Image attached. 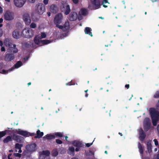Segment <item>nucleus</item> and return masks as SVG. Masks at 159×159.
<instances>
[{
	"label": "nucleus",
	"instance_id": "obj_1",
	"mask_svg": "<svg viewBox=\"0 0 159 159\" xmlns=\"http://www.w3.org/2000/svg\"><path fill=\"white\" fill-rule=\"evenodd\" d=\"M149 112L152 119L153 125L156 126L159 119V112L154 108H150Z\"/></svg>",
	"mask_w": 159,
	"mask_h": 159
},
{
	"label": "nucleus",
	"instance_id": "obj_2",
	"mask_svg": "<svg viewBox=\"0 0 159 159\" xmlns=\"http://www.w3.org/2000/svg\"><path fill=\"white\" fill-rule=\"evenodd\" d=\"M34 32L33 30L30 28L24 29L22 32V35L23 37L30 38L34 36Z\"/></svg>",
	"mask_w": 159,
	"mask_h": 159
},
{
	"label": "nucleus",
	"instance_id": "obj_3",
	"mask_svg": "<svg viewBox=\"0 0 159 159\" xmlns=\"http://www.w3.org/2000/svg\"><path fill=\"white\" fill-rule=\"evenodd\" d=\"M60 9L62 12H64L65 14L67 15L68 14L70 11L69 5L67 3L63 2L60 6Z\"/></svg>",
	"mask_w": 159,
	"mask_h": 159
},
{
	"label": "nucleus",
	"instance_id": "obj_4",
	"mask_svg": "<svg viewBox=\"0 0 159 159\" xmlns=\"http://www.w3.org/2000/svg\"><path fill=\"white\" fill-rule=\"evenodd\" d=\"M4 19L6 20H11L14 18V14L10 11H7L4 14Z\"/></svg>",
	"mask_w": 159,
	"mask_h": 159
},
{
	"label": "nucleus",
	"instance_id": "obj_5",
	"mask_svg": "<svg viewBox=\"0 0 159 159\" xmlns=\"http://www.w3.org/2000/svg\"><path fill=\"white\" fill-rule=\"evenodd\" d=\"M35 10L38 14L41 15L45 11V7L43 4L39 3L36 5Z\"/></svg>",
	"mask_w": 159,
	"mask_h": 159
},
{
	"label": "nucleus",
	"instance_id": "obj_6",
	"mask_svg": "<svg viewBox=\"0 0 159 159\" xmlns=\"http://www.w3.org/2000/svg\"><path fill=\"white\" fill-rule=\"evenodd\" d=\"M15 58V55L12 53H7L5 54L4 59L5 61L10 62L13 61Z\"/></svg>",
	"mask_w": 159,
	"mask_h": 159
},
{
	"label": "nucleus",
	"instance_id": "obj_7",
	"mask_svg": "<svg viewBox=\"0 0 159 159\" xmlns=\"http://www.w3.org/2000/svg\"><path fill=\"white\" fill-rule=\"evenodd\" d=\"M16 132L17 134L25 137H28L30 136H32L34 134V133H30L26 131L22 130L20 129L16 130Z\"/></svg>",
	"mask_w": 159,
	"mask_h": 159
},
{
	"label": "nucleus",
	"instance_id": "obj_8",
	"mask_svg": "<svg viewBox=\"0 0 159 159\" xmlns=\"http://www.w3.org/2000/svg\"><path fill=\"white\" fill-rule=\"evenodd\" d=\"M63 16L61 13H58L56 15L54 18V22L55 24L56 25V27H57V25H59L62 21Z\"/></svg>",
	"mask_w": 159,
	"mask_h": 159
},
{
	"label": "nucleus",
	"instance_id": "obj_9",
	"mask_svg": "<svg viewBox=\"0 0 159 159\" xmlns=\"http://www.w3.org/2000/svg\"><path fill=\"white\" fill-rule=\"evenodd\" d=\"M57 27L61 29L64 32H66L70 29L69 22L68 21L65 22L63 25H57Z\"/></svg>",
	"mask_w": 159,
	"mask_h": 159
},
{
	"label": "nucleus",
	"instance_id": "obj_10",
	"mask_svg": "<svg viewBox=\"0 0 159 159\" xmlns=\"http://www.w3.org/2000/svg\"><path fill=\"white\" fill-rule=\"evenodd\" d=\"M7 52L12 53L15 54L17 53L18 52V49L16 48V44H13L11 46L9 47L7 50Z\"/></svg>",
	"mask_w": 159,
	"mask_h": 159
},
{
	"label": "nucleus",
	"instance_id": "obj_11",
	"mask_svg": "<svg viewBox=\"0 0 159 159\" xmlns=\"http://www.w3.org/2000/svg\"><path fill=\"white\" fill-rule=\"evenodd\" d=\"M23 19L26 25H29L31 23V19L30 15L28 13L24 14L23 16Z\"/></svg>",
	"mask_w": 159,
	"mask_h": 159
},
{
	"label": "nucleus",
	"instance_id": "obj_12",
	"mask_svg": "<svg viewBox=\"0 0 159 159\" xmlns=\"http://www.w3.org/2000/svg\"><path fill=\"white\" fill-rule=\"evenodd\" d=\"M151 125V121L148 118H146L144 121V129L146 131H147L150 128Z\"/></svg>",
	"mask_w": 159,
	"mask_h": 159
},
{
	"label": "nucleus",
	"instance_id": "obj_13",
	"mask_svg": "<svg viewBox=\"0 0 159 159\" xmlns=\"http://www.w3.org/2000/svg\"><path fill=\"white\" fill-rule=\"evenodd\" d=\"M26 148L29 152H34L36 149V145L35 143L28 145L26 146Z\"/></svg>",
	"mask_w": 159,
	"mask_h": 159
},
{
	"label": "nucleus",
	"instance_id": "obj_14",
	"mask_svg": "<svg viewBox=\"0 0 159 159\" xmlns=\"http://www.w3.org/2000/svg\"><path fill=\"white\" fill-rule=\"evenodd\" d=\"M4 44L7 47H9L11 46L13 44V41L10 38H6L4 41Z\"/></svg>",
	"mask_w": 159,
	"mask_h": 159
},
{
	"label": "nucleus",
	"instance_id": "obj_15",
	"mask_svg": "<svg viewBox=\"0 0 159 159\" xmlns=\"http://www.w3.org/2000/svg\"><path fill=\"white\" fill-rule=\"evenodd\" d=\"M25 0H14V3L17 7H21L24 5Z\"/></svg>",
	"mask_w": 159,
	"mask_h": 159
},
{
	"label": "nucleus",
	"instance_id": "obj_16",
	"mask_svg": "<svg viewBox=\"0 0 159 159\" xmlns=\"http://www.w3.org/2000/svg\"><path fill=\"white\" fill-rule=\"evenodd\" d=\"M92 3L94 9H96L100 7L101 2L99 0H94Z\"/></svg>",
	"mask_w": 159,
	"mask_h": 159
},
{
	"label": "nucleus",
	"instance_id": "obj_17",
	"mask_svg": "<svg viewBox=\"0 0 159 159\" xmlns=\"http://www.w3.org/2000/svg\"><path fill=\"white\" fill-rule=\"evenodd\" d=\"M139 139L141 141L143 140L145 137L146 134L141 128L139 130Z\"/></svg>",
	"mask_w": 159,
	"mask_h": 159
},
{
	"label": "nucleus",
	"instance_id": "obj_18",
	"mask_svg": "<svg viewBox=\"0 0 159 159\" xmlns=\"http://www.w3.org/2000/svg\"><path fill=\"white\" fill-rule=\"evenodd\" d=\"M12 35L13 37L16 39L19 38L21 36L19 30H16L12 32Z\"/></svg>",
	"mask_w": 159,
	"mask_h": 159
},
{
	"label": "nucleus",
	"instance_id": "obj_19",
	"mask_svg": "<svg viewBox=\"0 0 159 159\" xmlns=\"http://www.w3.org/2000/svg\"><path fill=\"white\" fill-rule=\"evenodd\" d=\"M77 18V14L75 12H71L70 14L69 20L70 21H74L76 20Z\"/></svg>",
	"mask_w": 159,
	"mask_h": 159
},
{
	"label": "nucleus",
	"instance_id": "obj_20",
	"mask_svg": "<svg viewBox=\"0 0 159 159\" xmlns=\"http://www.w3.org/2000/svg\"><path fill=\"white\" fill-rule=\"evenodd\" d=\"M147 150L146 152V153H150L152 152V146L151 144V141H148L147 142Z\"/></svg>",
	"mask_w": 159,
	"mask_h": 159
},
{
	"label": "nucleus",
	"instance_id": "obj_21",
	"mask_svg": "<svg viewBox=\"0 0 159 159\" xmlns=\"http://www.w3.org/2000/svg\"><path fill=\"white\" fill-rule=\"evenodd\" d=\"M13 139L19 143H21L24 139V138L19 135H14L13 136Z\"/></svg>",
	"mask_w": 159,
	"mask_h": 159
},
{
	"label": "nucleus",
	"instance_id": "obj_22",
	"mask_svg": "<svg viewBox=\"0 0 159 159\" xmlns=\"http://www.w3.org/2000/svg\"><path fill=\"white\" fill-rule=\"evenodd\" d=\"M138 148L141 158L142 159H143V153L144 151V147L142 146L140 143H138Z\"/></svg>",
	"mask_w": 159,
	"mask_h": 159
},
{
	"label": "nucleus",
	"instance_id": "obj_23",
	"mask_svg": "<svg viewBox=\"0 0 159 159\" xmlns=\"http://www.w3.org/2000/svg\"><path fill=\"white\" fill-rule=\"evenodd\" d=\"M23 146V144H20L18 143H17L15 145V148L16 149H18V151L16 150V152H18L19 153H21L22 152L21 150V148Z\"/></svg>",
	"mask_w": 159,
	"mask_h": 159
},
{
	"label": "nucleus",
	"instance_id": "obj_24",
	"mask_svg": "<svg viewBox=\"0 0 159 159\" xmlns=\"http://www.w3.org/2000/svg\"><path fill=\"white\" fill-rule=\"evenodd\" d=\"M50 10L52 12L56 13L57 11V7L55 5H52L50 7Z\"/></svg>",
	"mask_w": 159,
	"mask_h": 159
},
{
	"label": "nucleus",
	"instance_id": "obj_25",
	"mask_svg": "<svg viewBox=\"0 0 159 159\" xmlns=\"http://www.w3.org/2000/svg\"><path fill=\"white\" fill-rule=\"evenodd\" d=\"M68 153L71 155L74 156L75 154V149L74 148L72 147H70L68 150Z\"/></svg>",
	"mask_w": 159,
	"mask_h": 159
},
{
	"label": "nucleus",
	"instance_id": "obj_26",
	"mask_svg": "<svg viewBox=\"0 0 159 159\" xmlns=\"http://www.w3.org/2000/svg\"><path fill=\"white\" fill-rule=\"evenodd\" d=\"M55 138V137L54 134H48L44 136L43 138L45 139L50 140L54 139Z\"/></svg>",
	"mask_w": 159,
	"mask_h": 159
},
{
	"label": "nucleus",
	"instance_id": "obj_27",
	"mask_svg": "<svg viewBox=\"0 0 159 159\" xmlns=\"http://www.w3.org/2000/svg\"><path fill=\"white\" fill-rule=\"evenodd\" d=\"M41 39H40V37L38 36H36L34 38V42L35 43L38 45H40L41 43V40H40Z\"/></svg>",
	"mask_w": 159,
	"mask_h": 159
},
{
	"label": "nucleus",
	"instance_id": "obj_28",
	"mask_svg": "<svg viewBox=\"0 0 159 159\" xmlns=\"http://www.w3.org/2000/svg\"><path fill=\"white\" fill-rule=\"evenodd\" d=\"M91 28L89 27H86L85 28V34H89V35L91 36L92 37L93 36L92 33L91 32Z\"/></svg>",
	"mask_w": 159,
	"mask_h": 159
},
{
	"label": "nucleus",
	"instance_id": "obj_29",
	"mask_svg": "<svg viewBox=\"0 0 159 159\" xmlns=\"http://www.w3.org/2000/svg\"><path fill=\"white\" fill-rule=\"evenodd\" d=\"M73 145L75 147H81V143L78 141H74L72 142Z\"/></svg>",
	"mask_w": 159,
	"mask_h": 159
},
{
	"label": "nucleus",
	"instance_id": "obj_30",
	"mask_svg": "<svg viewBox=\"0 0 159 159\" xmlns=\"http://www.w3.org/2000/svg\"><path fill=\"white\" fill-rule=\"evenodd\" d=\"M37 136L35 137L36 138H41L43 135V133L41 132L39 130H38L36 132Z\"/></svg>",
	"mask_w": 159,
	"mask_h": 159
},
{
	"label": "nucleus",
	"instance_id": "obj_31",
	"mask_svg": "<svg viewBox=\"0 0 159 159\" xmlns=\"http://www.w3.org/2000/svg\"><path fill=\"white\" fill-rule=\"evenodd\" d=\"M22 65V63L21 61H18L14 66L15 68H18Z\"/></svg>",
	"mask_w": 159,
	"mask_h": 159
},
{
	"label": "nucleus",
	"instance_id": "obj_32",
	"mask_svg": "<svg viewBox=\"0 0 159 159\" xmlns=\"http://www.w3.org/2000/svg\"><path fill=\"white\" fill-rule=\"evenodd\" d=\"M12 140V139L11 136H8L4 139L3 141L4 143H6L9 142L11 141Z\"/></svg>",
	"mask_w": 159,
	"mask_h": 159
},
{
	"label": "nucleus",
	"instance_id": "obj_33",
	"mask_svg": "<svg viewBox=\"0 0 159 159\" xmlns=\"http://www.w3.org/2000/svg\"><path fill=\"white\" fill-rule=\"evenodd\" d=\"M50 154L49 151L48 150L43 151L42 152L40 153V155H44L45 156H48Z\"/></svg>",
	"mask_w": 159,
	"mask_h": 159
},
{
	"label": "nucleus",
	"instance_id": "obj_34",
	"mask_svg": "<svg viewBox=\"0 0 159 159\" xmlns=\"http://www.w3.org/2000/svg\"><path fill=\"white\" fill-rule=\"evenodd\" d=\"M153 97L155 99L159 98V90L157 91L154 94Z\"/></svg>",
	"mask_w": 159,
	"mask_h": 159
},
{
	"label": "nucleus",
	"instance_id": "obj_35",
	"mask_svg": "<svg viewBox=\"0 0 159 159\" xmlns=\"http://www.w3.org/2000/svg\"><path fill=\"white\" fill-rule=\"evenodd\" d=\"M13 68H12L9 69L8 70H5L4 69H3L2 70V73L4 74H6L8 73V72L9 71H11L12 70Z\"/></svg>",
	"mask_w": 159,
	"mask_h": 159
},
{
	"label": "nucleus",
	"instance_id": "obj_36",
	"mask_svg": "<svg viewBox=\"0 0 159 159\" xmlns=\"http://www.w3.org/2000/svg\"><path fill=\"white\" fill-rule=\"evenodd\" d=\"M81 13L83 15L85 16L87 13L86 9L85 8H82L81 10Z\"/></svg>",
	"mask_w": 159,
	"mask_h": 159
},
{
	"label": "nucleus",
	"instance_id": "obj_37",
	"mask_svg": "<svg viewBox=\"0 0 159 159\" xmlns=\"http://www.w3.org/2000/svg\"><path fill=\"white\" fill-rule=\"evenodd\" d=\"M50 41L48 40H41V43L43 44H47L49 43Z\"/></svg>",
	"mask_w": 159,
	"mask_h": 159
},
{
	"label": "nucleus",
	"instance_id": "obj_38",
	"mask_svg": "<svg viewBox=\"0 0 159 159\" xmlns=\"http://www.w3.org/2000/svg\"><path fill=\"white\" fill-rule=\"evenodd\" d=\"M52 155L53 156H56L58 154V152L57 149H55L53 150L52 152Z\"/></svg>",
	"mask_w": 159,
	"mask_h": 159
},
{
	"label": "nucleus",
	"instance_id": "obj_39",
	"mask_svg": "<svg viewBox=\"0 0 159 159\" xmlns=\"http://www.w3.org/2000/svg\"><path fill=\"white\" fill-rule=\"evenodd\" d=\"M7 130L0 132V138L3 137L5 135Z\"/></svg>",
	"mask_w": 159,
	"mask_h": 159
},
{
	"label": "nucleus",
	"instance_id": "obj_40",
	"mask_svg": "<svg viewBox=\"0 0 159 159\" xmlns=\"http://www.w3.org/2000/svg\"><path fill=\"white\" fill-rule=\"evenodd\" d=\"M24 45L25 47L26 48H29L31 46V45L27 42L24 43Z\"/></svg>",
	"mask_w": 159,
	"mask_h": 159
},
{
	"label": "nucleus",
	"instance_id": "obj_41",
	"mask_svg": "<svg viewBox=\"0 0 159 159\" xmlns=\"http://www.w3.org/2000/svg\"><path fill=\"white\" fill-rule=\"evenodd\" d=\"M107 3H109L108 2L107 0H103V1L102 2V5L103 7L105 8H106V7H107V6L106 5L104 4Z\"/></svg>",
	"mask_w": 159,
	"mask_h": 159
},
{
	"label": "nucleus",
	"instance_id": "obj_42",
	"mask_svg": "<svg viewBox=\"0 0 159 159\" xmlns=\"http://www.w3.org/2000/svg\"><path fill=\"white\" fill-rule=\"evenodd\" d=\"M46 37V35L44 32H42L41 33V36L40 37V39L45 38Z\"/></svg>",
	"mask_w": 159,
	"mask_h": 159
},
{
	"label": "nucleus",
	"instance_id": "obj_43",
	"mask_svg": "<svg viewBox=\"0 0 159 159\" xmlns=\"http://www.w3.org/2000/svg\"><path fill=\"white\" fill-rule=\"evenodd\" d=\"M55 136L61 137L62 136L63 134L61 133L57 132L56 133L54 134Z\"/></svg>",
	"mask_w": 159,
	"mask_h": 159
},
{
	"label": "nucleus",
	"instance_id": "obj_44",
	"mask_svg": "<svg viewBox=\"0 0 159 159\" xmlns=\"http://www.w3.org/2000/svg\"><path fill=\"white\" fill-rule=\"evenodd\" d=\"M30 27L31 28H35L36 27V25L33 22L30 24Z\"/></svg>",
	"mask_w": 159,
	"mask_h": 159
},
{
	"label": "nucleus",
	"instance_id": "obj_45",
	"mask_svg": "<svg viewBox=\"0 0 159 159\" xmlns=\"http://www.w3.org/2000/svg\"><path fill=\"white\" fill-rule=\"evenodd\" d=\"M153 141L154 142L155 144L157 146L158 145V142L157 139H154L153 140Z\"/></svg>",
	"mask_w": 159,
	"mask_h": 159
},
{
	"label": "nucleus",
	"instance_id": "obj_46",
	"mask_svg": "<svg viewBox=\"0 0 159 159\" xmlns=\"http://www.w3.org/2000/svg\"><path fill=\"white\" fill-rule=\"evenodd\" d=\"M14 155L16 157H21V154L19 153H15L14 154Z\"/></svg>",
	"mask_w": 159,
	"mask_h": 159
},
{
	"label": "nucleus",
	"instance_id": "obj_47",
	"mask_svg": "<svg viewBox=\"0 0 159 159\" xmlns=\"http://www.w3.org/2000/svg\"><path fill=\"white\" fill-rule=\"evenodd\" d=\"M75 84V83H72V82H68L66 84V85H74Z\"/></svg>",
	"mask_w": 159,
	"mask_h": 159
},
{
	"label": "nucleus",
	"instance_id": "obj_48",
	"mask_svg": "<svg viewBox=\"0 0 159 159\" xmlns=\"http://www.w3.org/2000/svg\"><path fill=\"white\" fill-rule=\"evenodd\" d=\"M3 20L2 18H0V27H1L2 26V24L1 23L2 22Z\"/></svg>",
	"mask_w": 159,
	"mask_h": 159
},
{
	"label": "nucleus",
	"instance_id": "obj_49",
	"mask_svg": "<svg viewBox=\"0 0 159 159\" xmlns=\"http://www.w3.org/2000/svg\"><path fill=\"white\" fill-rule=\"evenodd\" d=\"M56 141L57 143L59 144H61L62 143V141L59 139H57Z\"/></svg>",
	"mask_w": 159,
	"mask_h": 159
},
{
	"label": "nucleus",
	"instance_id": "obj_50",
	"mask_svg": "<svg viewBox=\"0 0 159 159\" xmlns=\"http://www.w3.org/2000/svg\"><path fill=\"white\" fill-rule=\"evenodd\" d=\"M73 2L75 4L78 3L79 2V0H72Z\"/></svg>",
	"mask_w": 159,
	"mask_h": 159
},
{
	"label": "nucleus",
	"instance_id": "obj_51",
	"mask_svg": "<svg viewBox=\"0 0 159 159\" xmlns=\"http://www.w3.org/2000/svg\"><path fill=\"white\" fill-rule=\"evenodd\" d=\"M48 0H43V3L45 5H47L48 3Z\"/></svg>",
	"mask_w": 159,
	"mask_h": 159
},
{
	"label": "nucleus",
	"instance_id": "obj_52",
	"mask_svg": "<svg viewBox=\"0 0 159 159\" xmlns=\"http://www.w3.org/2000/svg\"><path fill=\"white\" fill-rule=\"evenodd\" d=\"M77 148H75V151L76 152H78L80 151V148L81 147H76Z\"/></svg>",
	"mask_w": 159,
	"mask_h": 159
},
{
	"label": "nucleus",
	"instance_id": "obj_53",
	"mask_svg": "<svg viewBox=\"0 0 159 159\" xmlns=\"http://www.w3.org/2000/svg\"><path fill=\"white\" fill-rule=\"evenodd\" d=\"M3 34V31L2 30L0 29V37L2 36Z\"/></svg>",
	"mask_w": 159,
	"mask_h": 159
},
{
	"label": "nucleus",
	"instance_id": "obj_54",
	"mask_svg": "<svg viewBox=\"0 0 159 159\" xmlns=\"http://www.w3.org/2000/svg\"><path fill=\"white\" fill-rule=\"evenodd\" d=\"M129 84H127L125 85V87L127 89H128L129 88Z\"/></svg>",
	"mask_w": 159,
	"mask_h": 159
},
{
	"label": "nucleus",
	"instance_id": "obj_55",
	"mask_svg": "<svg viewBox=\"0 0 159 159\" xmlns=\"http://www.w3.org/2000/svg\"><path fill=\"white\" fill-rule=\"evenodd\" d=\"M1 51L2 52H5V48L3 47H2L1 48Z\"/></svg>",
	"mask_w": 159,
	"mask_h": 159
},
{
	"label": "nucleus",
	"instance_id": "obj_56",
	"mask_svg": "<svg viewBox=\"0 0 159 159\" xmlns=\"http://www.w3.org/2000/svg\"><path fill=\"white\" fill-rule=\"evenodd\" d=\"M92 144V143H87L86 144V146L87 147H89Z\"/></svg>",
	"mask_w": 159,
	"mask_h": 159
},
{
	"label": "nucleus",
	"instance_id": "obj_57",
	"mask_svg": "<svg viewBox=\"0 0 159 159\" xmlns=\"http://www.w3.org/2000/svg\"><path fill=\"white\" fill-rule=\"evenodd\" d=\"M11 154H9L8 156V159H12L11 157Z\"/></svg>",
	"mask_w": 159,
	"mask_h": 159
},
{
	"label": "nucleus",
	"instance_id": "obj_58",
	"mask_svg": "<svg viewBox=\"0 0 159 159\" xmlns=\"http://www.w3.org/2000/svg\"><path fill=\"white\" fill-rule=\"evenodd\" d=\"M3 64L2 63H0V68H2L3 67Z\"/></svg>",
	"mask_w": 159,
	"mask_h": 159
},
{
	"label": "nucleus",
	"instance_id": "obj_59",
	"mask_svg": "<svg viewBox=\"0 0 159 159\" xmlns=\"http://www.w3.org/2000/svg\"><path fill=\"white\" fill-rule=\"evenodd\" d=\"M28 1L30 2L34 3L35 2V0H28Z\"/></svg>",
	"mask_w": 159,
	"mask_h": 159
},
{
	"label": "nucleus",
	"instance_id": "obj_60",
	"mask_svg": "<svg viewBox=\"0 0 159 159\" xmlns=\"http://www.w3.org/2000/svg\"><path fill=\"white\" fill-rule=\"evenodd\" d=\"M157 159H159V145L158 153L157 154ZM154 159H156V158H154Z\"/></svg>",
	"mask_w": 159,
	"mask_h": 159
},
{
	"label": "nucleus",
	"instance_id": "obj_61",
	"mask_svg": "<svg viewBox=\"0 0 159 159\" xmlns=\"http://www.w3.org/2000/svg\"><path fill=\"white\" fill-rule=\"evenodd\" d=\"M2 9L1 7L0 6V13H2Z\"/></svg>",
	"mask_w": 159,
	"mask_h": 159
},
{
	"label": "nucleus",
	"instance_id": "obj_62",
	"mask_svg": "<svg viewBox=\"0 0 159 159\" xmlns=\"http://www.w3.org/2000/svg\"><path fill=\"white\" fill-rule=\"evenodd\" d=\"M2 45H3L2 42V41L0 40V46L2 47Z\"/></svg>",
	"mask_w": 159,
	"mask_h": 159
},
{
	"label": "nucleus",
	"instance_id": "obj_63",
	"mask_svg": "<svg viewBox=\"0 0 159 159\" xmlns=\"http://www.w3.org/2000/svg\"><path fill=\"white\" fill-rule=\"evenodd\" d=\"M47 14L48 16H50L51 15V13L50 12H48L47 13Z\"/></svg>",
	"mask_w": 159,
	"mask_h": 159
},
{
	"label": "nucleus",
	"instance_id": "obj_64",
	"mask_svg": "<svg viewBox=\"0 0 159 159\" xmlns=\"http://www.w3.org/2000/svg\"><path fill=\"white\" fill-rule=\"evenodd\" d=\"M157 130L158 131H159V124L158 125L157 127Z\"/></svg>",
	"mask_w": 159,
	"mask_h": 159
}]
</instances>
